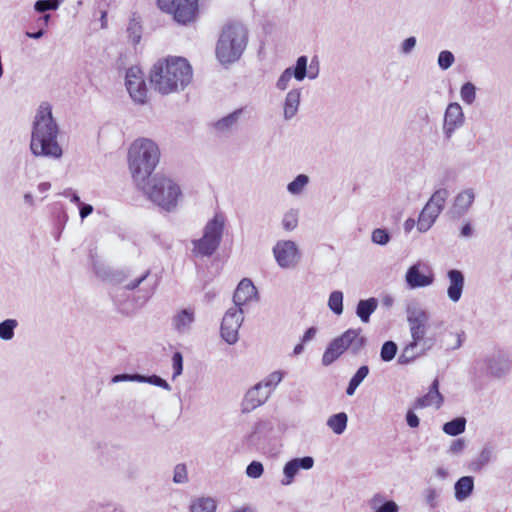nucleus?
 <instances>
[{"mask_svg":"<svg viewBox=\"0 0 512 512\" xmlns=\"http://www.w3.org/2000/svg\"><path fill=\"white\" fill-rule=\"evenodd\" d=\"M172 378L175 379L182 374L183 371V356L180 352H175L172 356Z\"/></svg>","mask_w":512,"mask_h":512,"instance_id":"53","label":"nucleus"},{"mask_svg":"<svg viewBox=\"0 0 512 512\" xmlns=\"http://www.w3.org/2000/svg\"><path fill=\"white\" fill-rule=\"evenodd\" d=\"M150 272L144 271L137 275H126L122 272H119L114 277V281L126 290H135L138 289V293H141L138 296L139 304L143 305L153 294L154 288L152 284H149L147 279Z\"/></svg>","mask_w":512,"mask_h":512,"instance_id":"9","label":"nucleus"},{"mask_svg":"<svg viewBox=\"0 0 512 512\" xmlns=\"http://www.w3.org/2000/svg\"><path fill=\"white\" fill-rule=\"evenodd\" d=\"M449 197V190L447 188L441 187L436 189L429 200L426 202V206L430 209L441 214L445 207V203Z\"/></svg>","mask_w":512,"mask_h":512,"instance_id":"30","label":"nucleus"},{"mask_svg":"<svg viewBox=\"0 0 512 512\" xmlns=\"http://www.w3.org/2000/svg\"><path fill=\"white\" fill-rule=\"evenodd\" d=\"M59 127L52 114V105L43 101L34 116V138L39 143V150L34 149V156L60 159L63 149L57 141Z\"/></svg>","mask_w":512,"mask_h":512,"instance_id":"2","label":"nucleus"},{"mask_svg":"<svg viewBox=\"0 0 512 512\" xmlns=\"http://www.w3.org/2000/svg\"><path fill=\"white\" fill-rule=\"evenodd\" d=\"M328 307L336 315L343 313V293L341 291L331 292L328 299Z\"/></svg>","mask_w":512,"mask_h":512,"instance_id":"42","label":"nucleus"},{"mask_svg":"<svg viewBox=\"0 0 512 512\" xmlns=\"http://www.w3.org/2000/svg\"><path fill=\"white\" fill-rule=\"evenodd\" d=\"M406 422H407V425L411 428H417L420 424V420H419L418 416L412 410L407 411Z\"/></svg>","mask_w":512,"mask_h":512,"instance_id":"59","label":"nucleus"},{"mask_svg":"<svg viewBox=\"0 0 512 512\" xmlns=\"http://www.w3.org/2000/svg\"><path fill=\"white\" fill-rule=\"evenodd\" d=\"M140 378L142 380H139V383H149L151 385L163 388L167 391L171 390V386L169 385V383L165 379L161 378L158 375H151V376L140 375Z\"/></svg>","mask_w":512,"mask_h":512,"instance_id":"47","label":"nucleus"},{"mask_svg":"<svg viewBox=\"0 0 512 512\" xmlns=\"http://www.w3.org/2000/svg\"><path fill=\"white\" fill-rule=\"evenodd\" d=\"M92 267L97 276L104 278L106 276V271L104 265L93 256L91 257Z\"/></svg>","mask_w":512,"mask_h":512,"instance_id":"58","label":"nucleus"},{"mask_svg":"<svg viewBox=\"0 0 512 512\" xmlns=\"http://www.w3.org/2000/svg\"><path fill=\"white\" fill-rule=\"evenodd\" d=\"M257 299V290L254 284L249 279H243L238 284L234 296V306L243 308L245 304Z\"/></svg>","mask_w":512,"mask_h":512,"instance_id":"23","label":"nucleus"},{"mask_svg":"<svg viewBox=\"0 0 512 512\" xmlns=\"http://www.w3.org/2000/svg\"><path fill=\"white\" fill-rule=\"evenodd\" d=\"M443 401L444 398L439 392V381L438 379H435L430 385L428 392L416 400L414 408L423 409L433 407L435 409H439L442 406Z\"/></svg>","mask_w":512,"mask_h":512,"instance_id":"21","label":"nucleus"},{"mask_svg":"<svg viewBox=\"0 0 512 512\" xmlns=\"http://www.w3.org/2000/svg\"><path fill=\"white\" fill-rule=\"evenodd\" d=\"M309 182L310 178L308 175L299 174L287 184V192L292 196H301L303 195Z\"/></svg>","mask_w":512,"mask_h":512,"instance_id":"33","label":"nucleus"},{"mask_svg":"<svg viewBox=\"0 0 512 512\" xmlns=\"http://www.w3.org/2000/svg\"><path fill=\"white\" fill-rule=\"evenodd\" d=\"M195 322V309L186 307L176 311L172 317L173 329L181 335H187L191 332Z\"/></svg>","mask_w":512,"mask_h":512,"instance_id":"19","label":"nucleus"},{"mask_svg":"<svg viewBox=\"0 0 512 512\" xmlns=\"http://www.w3.org/2000/svg\"><path fill=\"white\" fill-rule=\"evenodd\" d=\"M366 343L365 337L361 336V329H348L341 336L332 340L322 356L324 366L331 365L349 347L353 353L359 352Z\"/></svg>","mask_w":512,"mask_h":512,"instance_id":"7","label":"nucleus"},{"mask_svg":"<svg viewBox=\"0 0 512 512\" xmlns=\"http://www.w3.org/2000/svg\"><path fill=\"white\" fill-rule=\"evenodd\" d=\"M299 223V210L290 208L284 212L281 219V226L286 232L295 230Z\"/></svg>","mask_w":512,"mask_h":512,"instance_id":"36","label":"nucleus"},{"mask_svg":"<svg viewBox=\"0 0 512 512\" xmlns=\"http://www.w3.org/2000/svg\"><path fill=\"white\" fill-rule=\"evenodd\" d=\"M247 44V29L240 23L227 24L216 44V58L222 65L232 64L240 59Z\"/></svg>","mask_w":512,"mask_h":512,"instance_id":"5","label":"nucleus"},{"mask_svg":"<svg viewBox=\"0 0 512 512\" xmlns=\"http://www.w3.org/2000/svg\"><path fill=\"white\" fill-rule=\"evenodd\" d=\"M244 320V310L239 306L230 307L224 314L220 327L222 339L229 345L238 341L239 329Z\"/></svg>","mask_w":512,"mask_h":512,"instance_id":"10","label":"nucleus"},{"mask_svg":"<svg viewBox=\"0 0 512 512\" xmlns=\"http://www.w3.org/2000/svg\"><path fill=\"white\" fill-rule=\"evenodd\" d=\"M190 512H216L217 502L212 497H197L189 506Z\"/></svg>","mask_w":512,"mask_h":512,"instance_id":"32","label":"nucleus"},{"mask_svg":"<svg viewBox=\"0 0 512 512\" xmlns=\"http://www.w3.org/2000/svg\"><path fill=\"white\" fill-rule=\"evenodd\" d=\"M270 397L269 389H265L263 385L257 383L249 389L242 402L244 412H250L255 408L263 405Z\"/></svg>","mask_w":512,"mask_h":512,"instance_id":"20","label":"nucleus"},{"mask_svg":"<svg viewBox=\"0 0 512 512\" xmlns=\"http://www.w3.org/2000/svg\"><path fill=\"white\" fill-rule=\"evenodd\" d=\"M264 473V466L259 461H252L247 467H246V475L249 478L252 479H258L260 478Z\"/></svg>","mask_w":512,"mask_h":512,"instance_id":"50","label":"nucleus"},{"mask_svg":"<svg viewBox=\"0 0 512 512\" xmlns=\"http://www.w3.org/2000/svg\"><path fill=\"white\" fill-rule=\"evenodd\" d=\"M426 333H427V327L410 328L411 341L419 343V344H423L424 342H426V345L432 346V344L429 342V340L425 338Z\"/></svg>","mask_w":512,"mask_h":512,"instance_id":"48","label":"nucleus"},{"mask_svg":"<svg viewBox=\"0 0 512 512\" xmlns=\"http://www.w3.org/2000/svg\"><path fill=\"white\" fill-rule=\"evenodd\" d=\"M371 240L375 244L384 246L390 241V235L386 229L377 228L373 230Z\"/></svg>","mask_w":512,"mask_h":512,"instance_id":"49","label":"nucleus"},{"mask_svg":"<svg viewBox=\"0 0 512 512\" xmlns=\"http://www.w3.org/2000/svg\"><path fill=\"white\" fill-rule=\"evenodd\" d=\"M139 380H142L140 374H117L112 377L111 382H139Z\"/></svg>","mask_w":512,"mask_h":512,"instance_id":"55","label":"nucleus"},{"mask_svg":"<svg viewBox=\"0 0 512 512\" xmlns=\"http://www.w3.org/2000/svg\"><path fill=\"white\" fill-rule=\"evenodd\" d=\"M226 218L222 213H216L203 228V235L192 240V254L195 257H209L218 249L225 227Z\"/></svg>","mask_w":512,"mask_h":512,"instance_id":"6","label":"nucleus"},{"mask_svg":"<svg viewBox=\"0 0 512 512\" xmlns=\"http://www.w3.org/2000/svg\"><path fill=\"white\" fill-rule=\"evenodd\" d=\"M302 89L292 88L290 89L283 100V118L286 121L292 120L298 113L301 103Z\"/></svg>","mask_w":512,"mask_h":512,"instance_id":"24","label":"nucleus"},{"mask_svg":"<svg viewBox=\"0 0 512 512\" xmlns=\"http://www.w3.org/2000/svg\"><path fill=\"white\" fill-rule=\"evenodd\" d=\"M160 160L158 145L151 139L138 138L128 150V166L137 186L150 179Z\"/></svg>","mask_w":512,"mask_h":512,"instance_id":"3","label":"nucleus"},{"mask_svg":"<svg viewBox=\"0 0 512 512\" xmlns=\"http://www.w3.org/2000/svg\"><path fill=\"white\" fill-rule=\"evenodd\" d=\"M407 321L409 328L427 327L428 315L418 307H409L407 309Z\"/></svg>","mask_w":512,"mask_h":512,"instance_id":"31","label":"nucleus"},{"mask_svg":"<svg viewBox=\"0 0 512 512\" xmlns=\"http://www.w3.org/2000/svg\"><path fill=\"white\" fill-rule=\"evenodd\" d=\"M63 196L68 198L72 203H75L77 206L81 204V200L78 193L72 189L65 190L63 192Z\"/></svg>","mask_w":512,"mask_h":512,"instance_id":"62","label":"nucleus"},{"mask_svg":"<svg viewBox=\"0 0 512 512\" xmlns=\"http://www.w3.org/2000/svg\"><path fill=\"white\" fill-rule=\"evenodd\" d=\"M429 349H431V345H426V342H424L423 344H419L410 341L402 349V352L398 358V362L402 365L409 364L417 357L424 355Z\"/></svg>","mask_w":512,"mask_h":512,"instance_id":"25","label":"nucleus"},{"mask_svg":"<svg viewBox=\"0 0 512 512\" xmlns=\"http://www.w3.org/2000/svg\"><path fill=\"white\" fill-rule=\"evenodd\" d=\"M283 373L280 371H274L270 373L264 380L259 382L260 385H263L265 389H269V394L271 395L272 391L276 388V386L282 381Z\"/></svg>","mask_w":512,"mask_h":512,"instance_id":"43","label":"nucleus"},{"mask_svg":"<svg viewBox=\"0 0 512 512\" xmlns=\"http://www.w3.org/2000/svg\"><path fill=\"white\" fill-rule=\"evenodd\" d=\"M348 416L345 412H339L330 416L327 419V426L335 433L336 435H341L347 428Z\"/></svg>","mask_w":512,"mask_h":512,"instance_id":"34","label":"nucleus"},{"mask_svg":"<svg viewBox=\"0 0 512 512\" xmlns=\"http://www.w3.org/2000/svg\"><path fill=\"white\" fill-rule=\"evenodd\" d=\"M405 280L411 289L428 287L433 284V274L425 275L421 273V264L416 263L410 266L406 272Z\"/></svg>","mask_w":512,"mask_h":512,"instance_id":"22","label":"nucleus"},{"mask_svg":"<svg viewBox=\"0 0 512 512\" xmlns=\"http://www.w3.org/2000/svg\"><path fill=\"white\" fill-rule=\"evenodd\" d=\"M17 326L18 322L15 319H6L0 322V339L3 341L12 340Z\"/></svg>","mask_w":512,"mask_h":512,"instance_id":"41","label":"nucleus"},{"mask_svg":"<svg viewBox=\"0 0 512 512\" xmlns=\"http://www.w3.org/2000/svg\"><path fill=\"white\" fill-rule=\"evenodd\" d=\"M455 498L458 501L467 499L474 489V479L471 476H463L458 479L454 486Z\"/></svg>","mask_w":512,"mask_h":512,"instance_id":"29","label":"nucleus"},{"mask_svg":"<svg viewBox=\"0 0 512 512\" xmlns=\"http://www.w3.org/2000/svg\"><path fill=\"white\" fill-rule=\"evenodd\" d=\"M188 481L187 468L184 464H177L173 472V482L184 484Z\"/></svg>","mask_w":512,"mask_h":512,"instance_id":"51","label":"nucleus"},{"mask_svg":"<svg viewBox=\"0 0 512 512\" xmlns=\"http://www.w3.org/2000/svg\"><path fill=\"white\" fill-rule=\"evenodd\" d=\"M482 365L488 375L501 379L512 371V357L506 352L495 351L483 359Z\"/></svg>","mask_w":512,"mask_h":512,"instance_id":"14","label":"nucleus"},{"mask_svg":"<svg viewBox=\"0 0 512 512\" xmlns=\"http://www.w3.org/2000/svg\"><path fill=\"white\" fill-rule=\"evenodd\" d=\"M316 334H317V328L316 327L308 328L304 332V334L302 335L301 342L305 343V344L310 342L311 340H313L315 338Z\"/></svg>","mask_w":512,"mask_h":512,"instance_id":"61","label":"nucleus"},{"mask_svg":"<svg viewBox=\"0 0 512 512\" xmlns=\"http://www.w3.org/2000/svg\"><path fill=\"white\" fill-rule=\"evenodd\" d=\"M465 446V440L462 438H458L451 443L448 452L452 455H459L464 451Z\"/></svg>","mask_w":512,"mask_h":512,"instance_id":"56","label":"nucleus"},{"mask_svg":"<svg viewBox=\"0 0 512 512\" xmlns=\"http://www.w3.org/2000/svg\"><path fill=\"white\" fill-rule=\"evenodd\" d=\"M378 307V300L374 297L360 300L356 306V315L361 322L368 323L370 316L376 311Z\"/></svg>","mask_w":512,"mask_h":512,"instance_id":"27","label":"nucleus"},{"mask_svg":"<svg viewBox=\"0 0 512 512\" xmlns=\"http://www.w3.org/2000/svg\"><path fill=\"white\" fill-rule=\"evenodd\" d=\"M64 0H38L34 3V11L44 13L49 10H57Z\"/></svg>","mask_w":512,"mask_h":512,"instance_id":"45","label":"nucleus"},{"mask_svg":"<svg viewBox=\"0 0 512 512\" xmlns=\"http://www.w3.org/2000/svg\"><path fill=\"white\" fill-rule=\"evenodd\" d=\"M78 208H79V215H80L81 220H84L85 218H87L90 214H92V212L94 210L92 205L86 204L83 202H81V204L78 205Z\"/></svg>","mask_w":512,"mask_h":512,"instance_id":"60","label":"nucleus"},{"mask_svg":"<svg viewBox=\"0 0 512 512\" xmlns=\"http://www.w3.org/2000/svg\"><path fill=\"white\" fill-rule=\"evenodd\" d=\"M397 345L393 341H386L381 347L380 357L384 362H390L397 354Z\"/></svg>","mask_w":512,"mask_h":512,"instance_id":"44","label":"nucleus"},{"mask_svg":"<svg viewBox=\"0 0 512 512\" xmlns=\"http://www.w3.org/2000/svg\"><path fill=\"white\" fill-rule=\"evenodd\" d=\"M439 215L438 212L424 205L417 219V230L420 233L427 232L434 225Z\"/></svg>","mask_w":512,"mask_h":512,"instance_id":"28","label":"nucleus"},{"mask_svg":"<svg viewBox=\"0 0 512 512\" xmlns=\"http://www.w3.org/2000/svg\"><path fill=\"white\" fill-rule=\"evenodd\" d=\"M465 114L458 102H450L443 114L442 134L445 140H450L455 133L465 125Z\"/></svg>","mask_w":512,"mask_h":512,"instance_id":"12","label":"nucleus"},{"mask_svg":"<svg viewBox=\"0 0 512 512\" xmlns=\"http://www.w3.org/2000/svg\"><path fill=\"white\" fill-rule=\"evenodd\" d=\"M127 34L130 41L136 45L142 38V25L139 17L133 16L127 26Z\"/></svg>","mask_w":512,"mask_h":512,"instance_id":"39","label":"nucleus"},{"mask_svg":"<svg viewBox=\"0 0 512 512\" xmlns=\"http://www.w3.org/2000/svg\"><path fill=\"white\" fill-rule=\"evenodd\" d=\"M243 112V108L236 109L235 111L229 113L228 115L216 121L214 123L216 131L220 133H226L234 129L237 126Z\"/></svg>","mask_w":512,"mask_h":512,"instance_id":"26","label":"nucleus"},{"mask_svg":"<svg viewBox=\"0 0 512 512\" xmlns=\"http://www.w3.org/2000/svg\"><path fill=\"white\" fill-rule=\"evenodd\" d=\"M466 419L464 417H457L451 421L446 422L442 430L449 436H458L465 431Z\"/></svg>","mask_w":512,"mask_h":512,"instance_id":"37","label":"nucleus"},{"mask_svg":"<svg viewBox=\"0 0 512 512\" xmlns=\"http://www.w3.org/2000/svg\"><path fill=\"white\" fill-rule=\"evenodd\" d=\"M125 86L131 99L138 104H144L147 99V86L144 73L138 66L127 69L125 75Z\"/></svg>","mask_w":512,"mask_h":512,"instance_id":"13","label":"nucleus"},{"mask_svg":"<svg viewBox=\"0 0 512 512\" xmlns=\"http://www.w3.org/2000/svg\"><path fill=\"white\" fill-rule=\"evenodd\" d=\"M145 196L159 208L173 212L182 200V190L173 179L156 174L138 186Z\"/></svg>","mask_w":512,"mask_h":512,"instance_id":"4","label":"nucleus"},{"mask_svg":"<svg viewBox=\"0 0 512 512\" xmlns=\"http://www.w3.org/2000/svg\"><path fill=\"white\" fill-rule=\"evenodd\" d=\"M417 39L414 36L403 40L399 46V52L403 55H409L416 47Z\"/></svg>","mask_w":512,"mask_h":512,"instance_id":"54","label":"nucleus"},{"mask_svg":"<svg viewBox=\"0 0 512 512\" xmlns=\"http://www.w3.org/2000/svg\"><path fill=\"white\" fill-rule=\"evenodd\" d=\"M319 75V65L318 61L313 59L308 67V61L306 62V77H308L310 80H314Z\"/></svg>","mask_w":512,"mask_h":512,"instance_id":"57","label":"nucleus"},{"mask_svg":"<svg viewBox=\"0 0 512 512\" xmlns=\"http://www.w3.org/2000/svg\"><path fill=\"white\" fill-rule=\"evenodd\" d=\"M193 77L192 67L182 57H166L157 60L151 67L149 81L151 87L161 95L183 91Z\"/></svg>","mask_w":512,"mask_h":512,"instance_id":"1","label":"nucleus"},{"mask_svg":"<svg viewBox=\"0 0 512 512\" xmlns=\"http://www.w3.org/2000/svg\"><path fill=\"white\" fill-rule=\"evenodd\" d=\"M493 458V449L492 447H484L482 451L480 452L475 465L477 468H482L483 466L487 465L491 459Z\"/></svg>","mask_w":512,"mask_h":512,"instance_id":"52","label":"nucleus"},{"mask_svg":"<svg viewBox=\"0 0 512 512\" xmlns=\"http://www.w3.org/2000/svg\"><path fill=\"white\" fill-rule=\"evenodd\" d=\"M306 62L307 56H299L294 67H287L278 77L275 87L279 91H285L289 87L292 78L298 82L306 78Z\"/></svg>","mask_w":512,"mask_h":512,"instance_id":"16","label":"nucleus"},{"mask_svg":"<svg viewBox=\"0 0 512 512\" xmlns=\"http://www.w3.org/2000/svg\"><path fill=\"white\" fill-rule=\"evenodd\" d=\"M381 301H382V305L385 308H391L394 305L395 299L392 295L387 294L382 297Z\"/></svg>","mask_w":512,"mask_h":512,"instance_id":"64","label":"nucleus"},{"mask_svg":"<svg viewBox=\"0 0 512 512\" xmlns=\"http://www.w3.org/2000/svg\"><path fill=\"white\" fill-rule=\"evenodd\" d=\"M472 233H473V229L470 225L469 222H466L462 228H461V231H460V235L462 237H465V238H469L470 236H472Z\"/></svg>","mask_w":512,"mask_h":512,"instance_id":"63","label":"nucleus"},{"mask_svg":"<svg viewBox=\"0 0 512 512\" xmlns=\"http://www.w3.org/2000/svg\"><path fill=\"white\" fill-rule=\"evenodd\" d=\"M455 63V56L449 50H442L437 57V64L441 70H448Z\"/></svg>","mask_w":512,"mask_h":512,"instance_id":"46","label":"nucleus"},{"mask_svg":"<svg viewBox=\"0 0 512 512\" xmlns=\"http://www.w3.org/2000/svg\"><path fill=\"white\" fill-rule=\"evenodd\" d=\"M314 459L311 456L292 458L283 466V477L280 480L282 486H290L300 470H310L314 467Z\"/></svg>","mask_w":512,"mask_h":512,"instance_id":"15","label":"nucleus"},{"mask_svg":"<svg viewBox=\"0 0 512 512\" xmlns=\"http://www.w3.org/2000/svg\"><path fill=\"white\" fill-rule=\"evenodd\" d=\"M199 0H157L158 8L171 15L180 25H188L195 21L198 14Z\"/></svg>","mask_w":512,"mask_h":512,"instance_id":"8","label":"nucleus"},{"mask_svg":"<svg viewBox=\"0 0 512 512\" xmlns=\"http://www.w3.org/2000/svg\"><path fill=\"white\" fill-rule=\"evenodd\" d=\"M442 490L440 488H436L433 486H427L422 491V496L424 499L425 504L430 509H435L439 506L440 503V497H441Z\"/></svg>","mask_w":512,"mask_h":512,"instance_id":"38","label":"nucleus"},{"mask_svg":"<svg viewBox=\"0 0 512 512\" xmlns=\"http://www.w3.org/2000/svg\"><path fill=\"white\" fill-rule=\"evenodd\" d=\"M277 265L282 269H292L301 259V252L296 242L292 240H279L272 249Z\"/></svg>","mask_w":512,"mask_h":512,"instance_id":"11","label":"nucleus"},{"mask_svg":"<svg viewBox=\"0 0 512 512\" xmlns=\"http://www.w3.org/2000/svg\"><path fill=\"white\" fill-rule=\"evenodd\" d=\"M447 280V297L452 303H458L464 292V274L458 269H450L447 271Z\"/></svg>","mask_w":512,"mask_h":512,"instance_id":"18","label":"nucleus"},{"mask_svg":"<svg viewBox=\"0 0 512 512\" xmlns=\"http://www.w3.org/2000/svg\"><path fill=\"white\" fill-rule=\"evenodd\" d=\"M475 198L476 193L473 188H466L457 193L449 210L451 217L459 219L467 214L472 207Z\"/></svg>","mask_w":512,"mask_h":512,"instance_id":"17","label":"nucleus"},{"mask_svg":"<svg viewBox=\"0 0 512 512\" xmlns=\"http://www.w3.org/2000/svg\"><path fill=\"white\" fill-rule=\"evenodd\" d=\"M460 99L466 105H472L477 96V88L472 82H465L460 88Z\"/></svg>","mask_w":512,"mask_h":512,"instance_id":"40","label":"nucleus"},{"mask_svg":"<svg viewBox=\"0 0 512 512\" xmlns=\"http://www.w3.org/2000/svg\"><path fill=\"white\" fill-rule=\"evenodd\" d=\"M369 374V367L367 365H362L358 368V370L355 372V374L351 377L348 386L346 388V394L348 396H353L355 394V391L360 386V384L363 382V380L368 376Z\"/></svg>","mask_w":512,"mask_h":512,"instance_id":"35","label":"nucleus"}]
</instances>
